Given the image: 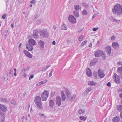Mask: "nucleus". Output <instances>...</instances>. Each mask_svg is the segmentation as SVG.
Listing matches in <instances>:
<instances>
[{
    "instance_id": "obj_1",
    "label": "nucleus",
    "mask_w": 122,
    "mask_h": 122,
    "mask_svg": "<svg viewBox=\"0 0 122 122\" xmlns=\"http://www.w3.org/2000/svg\"><path fill=\"white\" fill-rule=\"evenodd\" d=\"M112 11L114 14L121 15L122 14V6L119 4H117L114 6Z\"/></svg>"
},
{
    "instance_id": "obj_2",
    "label": "nucleus",
    "mask_w": 122,
    "mask_h": 122,
    "mask_svg": "<svg viewBox=\"0 0 122 122\" xmlns=\"http://www.w3.org/2000/svg\"><path fill=\"white\" fill-rule=\"evenodd\" d=\"M34 101L35 103L37 105V107L40 109H42V107L40 97L39 96H36L35 98Z\"/></svg>"
},
{
    "instance_id": "obj_3",
    "label": "nucleus",
    "mask_w": 122,
    "mask_h": 122,
    "mask_svg": "<svg viewBox=\"0 0 122 122\" xmlns=\"http://www.w3.org/2000/svg\"><path fill=\"white\" fill-rule=\"evenodd\" d=\"M49 93L47 90H45L41 94V97L43 101H46L48 97Z\"/></svg>"
},
{
    "instance_id": "obj_4",
    "label": "nucleus",
    "mask_w": 122,
    "mask_h": 122,
    "mask_svg": "<svg viewBox=\"0 0 122 122\" xmlns=\"http://www.w3.org/2000/svg\"><path fill=\"white\" fill-rule=\"evenodd\" d=\"M104 53L103 51L101 50H99L95 51L94 55L95 57H98L101 56Z\"/></svg>"
},
{
    "instance_id": "obj_5",
    "label": "nucleus",
    "mask_w": 122,
    "mask_h": 122,
    "mask_svg": "<svg viewBox=\"0 0 122 122\" xmlns=\"http://www.w3.org/2000/svg\"><path fill=\"white\" fill-rule=\"evenodd\" d=\"M69 21L72 23H75L76 22V20L75 18L71 15H70L68 17Z\"/></svg>"
},
{
    "instance_id": "obj_6",
    "label": "nucleus",
    "mask_w": 122,
    "mask_h": 122,
    "mask_svg": "<svg viewBox=\"0 0 122 122\" xmlns=\"http://www.w3.org/2000/svg\"><path fill=\"white\" fill-rule=\"evenodd\" d=\"M56 102L58 106H60L61 103V100L60 97L58 96L56 97Z\"/></svg>"
},
{
    "instance_id": "obj_7",
    "label": "nucleus",
    "mask_w": 122,
    "mask_h": 122,
    "mask_svg": "<svg viewBox=\"0 0 122 122\" xmlns=\"http://www.w3.org/2000/svg\"><path fill=\"white\" fill-rule=\"evenodd\" d=\"M76 97V96L74 94L71 95V93L69 95L68 94V96H67V98L69 101H71L75 99Z\"/></svg>"
},
{
    "instance_id": "obj_8",
    "label": "nucleus",
    "mask_w": 122,
    "mask_h": 122,
    "mask_svg": "<svg viewBox=\"0 0 122 122\" xmlns=\"http://www.w3.org/2000/svg\"><path fill=\"white\" fill-rule=\"evenodd\" d=\"M40 34L41 36L43 37H47V36L48 34L46 30H43L41 32H40Z\"/></svg>"
},
{
    "instance_id": "obj_9",
    "label": "nucleus",
    "mask_w": 122,
    "mask_h": 122,
    "mask_svg": "<svg viewBox=\"0 0 122 122\" xmlns=\"http://www.w3.org/2000/svg\"><path fill=\"white\" fill-rule=\"evenodd\" d=\"M105 71L104 70H102L101 69H99L98 71V74L99 76H104Z\"/></svg>"
},
{
    "instance_id": "obj_10",
    "label": "nucleus",
    "mask_w": 122,
    "mask_h": 122,
    "mask_svg": "<svg viewBox=\"0 0 122 122\" xmlns=\"http://www.w3.org/2000/svg\"><path fill=\"white\" fill-rule=\"evenodd\" d=\"M23 52L28 57L31 58L32 57V55L26 50H24Z\"/></svg>"
},
{
    "instance_id": "obj_11",
    "label": "nucleus",
    "mask_w": 122,
    "mask_h": 122,
    "mask_svg": "<svg viewBox=\"0 0 122 122\" xmlns=\"http://www.w3.org/2000/svg\"><path fill=\"white\" fill-rule=\"evenodd\" d=\"M28 42L30 45L31 46H33L35 45V41L32 39H29L28 41Z\"/></svg>"
},
{
    "instance_id": "obj_12",
    "label": "nucleus",
    "mask_w": 122,
    "mask_h": 122,
    "mask_svg": "<svg viewBox=\"0 0 122 122\" xmlns=\"http://www.w3.org/2000/svg\"><path fill=\"white\" fill-rule=\"evenodd\" d=\"M0 109L3 112H5L7 110V108L4 105L0 104Z\"/></svg>"
},
{
    "instance_id": "obj_13",
    "label": "nucleus",
    "mask_w": 122,
    "mask_h": 122,
    "mask_svg": "<svg viewBox=\"0 0 122 122\" xmlns=\"http://www.w3.org/2000/svg\"><path fill=\"white\" fill-rule=\"evenodd\" d=\"M26 49H27L28 51H32L33 49V47L32 46L29 45V44L28 43L26 44Z\"/></svg>"
},
{
    "instance_id": "obj_14",
    "label": "nucleus",
    "mask_w": 122,
    "mask_h": 122,
    "mask_svg": "<svg viewBox=\"0 0 122 122\" xmlns=\"http://www.w3.org/2000/svg\"><path fill=\"white\" fill-rule=\"evenodd\" d=\"M54 104V101L52 99H50L49 101V107L50 108H53Z\"/></svg>"
},
{
    "instance_id": "obj_15",
    "label": "nucleus",
    "mask_w": 122,
    "mask_h": 122,
    "mask_svg": "<svg viewBox=\"0 0 122 122\" xmlns=\"http://www.w3.org/2000/svg\"><path fill=\"white\" fill-rule=\"evenodd\" d=\"M86 73L88 76H91L92 73L90 69L88 68L86 70Z\"/></svg>"
},
{
    "instance_id": "obj_16",
    "label": "nucleus",
    "mask_w": 122,
    "mask_h": 122,
    "mask_svg": "<svg viewBox=\"0 0 122 122\" xmlns=\"http://www.w3.org/2000/svg\"><path fill=\"white\" fill-rule=\"evenodd\" d=\"M38 43L39 46H40L41 48L42 49H43L44 46V42L41 40H40L38 41Z\"/></svg>"
},
{
    "instance_id": "obj_17",
    "label": "nucleus",
    "mask_w": 122,
    "mask_h": 122,
    "mask_svg": "<svg viewBox=\"0 0 122 122\" xmlns=\"http://www.w3.org/2000/svg\"><path fill=\"white\" fill-rule=\"evenodd\" d=\"M113 78L115 82L117 83H119L120 79L119 77H114Z\"/></svg>"
},
{
    "instance_id": "obj_18",
    "label": "nucleus",
    "mask_w": 122,
    "mask_h": 122,
    "mask_svg": "<svg viewBox=\"0 0 122 122\" xmlns=\"http://www.w3.org/2000/svg\"><path fill=\"white\" fill-rule=\"evenodd\" d=\"M112 46L114 48L116 49L119 47V44L117 42H114L112 43Z\"/></svg>"
},
{
    "instance_id": "obj_19",
    "label": "nucleus",
    "mask_w": 122,
    "mask_h": 122,
    "mask_svg": "<svg viewBox=\"0 0 122 122\" xmlns=\"http://www.w3.org/2000/svg\"><path fill=\"white\" fill-rule=\"evenodd\" d=\"M111 47L110 46H108L106 50L107 53L109 55H110L111 53Z\"/></svg>"
},
{
    "instance_id": "obj_20",
    "label": "nucleus",
    "mask_w": 122,
    "mask_h": 122,
    "mask_svg": "<svg viewBox=\"0 0 122 122\" xmlns=\"http://www.w3.org/2000/svg\"><path fill=\"white\" fill-rule=\"evenodd\" d=\"M74 9L78 11L79 9L81 10V8L80 6L76 4L74 5Z\"/></svg>"
},
{
    "instance_id": "obj_21",
    "label": "nucleus",
    "mask_w": 122,
    "mask_h": 122,
    "mask_svg": "<svg viewBox=\"0 0 122 122\" xmlns=\"http://www.w3.org/2000/svg\"><path fill=\"white\" fill-rule=\"evenodd\" d=\"M61 95L62 99L63 101H64L66 99V96L64 93L63 91H61Z\"/></svg>"
},
{
    "instance_id": "obj_22",
    "label": "nucleus",
    "mask_w": 122,
    "mask_h": 122,
    "mask_svg": "<svg viewBox=\"0 0 122 122\" xmlns=\"http://www.w3.org/2000/svg\"><path fill=\"white\" fill-rule=\"evenodd\" d=\"M114 122H119L120 121V118L119 117L116 116L113 119Z\"/></svg>"
},
{
    "instance_id": "obj_23",
    "label": "nucleus",
    "mask_w": 122,
    "mask_h": 122,
    "mask_svg": "<svg viewBox=\"0 0 122 122\" xmlns=\"http://www.w3.org/2000/svg\"><path fill=\"white\" fill-rule=\"evenodd\" d=\"M92 90L91 87H88L85 91L84 94L85 95H87Z\"/></svg>"
},
{
    "instance_id": "obj_24",
    "label": "nucleus",
    "mask_w": 122,
    "mask_h": 122,
    "mask_svg": "<svg viewBox=\"0 0 122 122\" xmlns=\"http://www.w3.org/2000/svg\"><path fill=\"white\" fill-rule=\"evenodd\" d=\"M48 81V80H46L43 81H41L39 83L37 84V86H39L40 85L43 84L47 82Z\"/></svg>"
},
{
    "instance_id": "obj_25",
    "label": "nucleus",
    "mask_w": 122,
    "mask_h": 122,
    "mask_svg": "<svg viewBox=\"0 0 122 122\" xmlns=\"http://www.w3.org/2000/svg\"><path fill=\"white\" fill-rule=\"evenodd\" d=\"M88 84L89 85H95L97 84V83L92 81H88Z\"/></svg>"
},
{
    "instance_id": "obj_26",
    "label": "nucleus",
    "mask_w": 122,
    "mask_h": 122,
    "mask_svg": "<svg viewBox=\"0 0 122 122\" xmlns=\"http://www.w3.org/2000/svg\"><path fill=\"white\" fill-rule=\"evenodd\" d=\"M117 110L120 112H122V106L119 105L117 106Z\"/></svg>"
},
{
    "instance_id": "obj_27",
    "label": "nucleus",
    "mask_w": 122,
    "mask_h": 122,
    "mask_svg": "<svg viewBox=\"0 0 122 122\" xmlns=\"http://www.w3.org/2000/svg\"><path fill=\"white\" fill-rule=\"evenodd\" d=\"M0 101L1 102L4 103H6L8 102V100L6 98H1L0 99Z\"/></svg>"
},
{
    "instance_id": "obj_28",
    "label": "nucleus",
    "mask_w": 122,
    "mask_h": 122,
    "mask_svg": "<svg viewBox=\"0 0 122 122\" xmlns=\"http://www.w3.org/2000/svg\"><path fill=\"white\" fill-rule=\"evenodd\" d=\"M85 109H81L79 110L78 111V113L79 114L81 115L85 113Z\"/></svg>"
},
{
    "instance_id": "obj_29",
    "label": "nucleus",
    "mask_w": 122,
    "mask_h": 122,
    "mask_svg": "<svg viewBox=\"0 0 122 122\" xmlns=\"http://www.w3.org/2000/svg\"><path fill=\"white\" fill-rule=\"evenodd\" d=\"M117 72L121 74H122V67H118L117 69Z\"/></svg>"
},
{
    "instance_id": "obj_30",
    "label": "nucleus",
    "mask_w": 122,
    "mask_h": 122,
    "mask_svg": "<svg viewBox=\"0 0 122 122\" xmlns=\"http://www.w3.org/2000/svg\"><path fill=\"white\" fill-rule=\"evenodd\" d=\"M74 14L75 16L76 17H78L79 16V13L78 11L75 10L74 12Z\"/></svg>"
},
{
    "instance_id": "obj_31",
    "label": "nucleus",
    "mask_w": 122,
    "mask_h": 122,
    "mask_svg": "<svg viewBox=\"0 0 122 122\" xmlns=\"http://www.w3.org/2000/svg\"><path fill=\"white\" fill-rule=\"evenodd\" d=\"M26 116H23L21 119L22 122H27V121Z\"/></svg>"
},
{
    "instance_id": "obj_32",
    "label": "nucleus",
    "mask_w": 122,
    "mask_h": 122,
    "mask_svg": "<svg viewBox=\"0 0 122 122\" xmlns=\"http://www.w3.org/2000/svg\"><path fill=\"white\" fill-rule=\"evenodd\" d=\"M110 18L111 19V20L114 22H116L117 23L119 21L118 20H117L115 19V18H114L113 16H111L110 17Z\"/></svg>"
},
{
    "instance_id": "obj_33",
    "label": "nucleus",
    "mask_w": 122,
    "mask_h": 122,
    "mask_svg": "<svg viewBox=\"0 0 122 122\" xmlns=\"http://www.w3.org/2000/svg\"><path fill=\"white\" fill-rule=\"evenodd\" d=\"M82 13L83 15H86L88 14L87 11L85 9H84L82 11Z\"/></svg>"
},
{
    "instance_id": "obj_34",
    "label": "nucleus",
    "mask_w": 122,
    "mask_h": 122,
    "mask_svg": "<svg viewBox=\"0 0 122 122\" xmlns=\"http://www.w3.org/2000/svg\"><path fill=\"white\" fill-rule=\"evenodd\" d=\"M61 29L62 30H66L67 28L66 25L65 24H63L61 26Z\"/></svg>"
},
{
    "instance_id": "obj_35",
    "label": "nucleus",
    "mask_w": 122,
    "mask_h": 122,
    "mask_svg": "<svg viewBox=\"0 0 122 122\" xmlns=\"http://www.w3.org/2000/svg\"><path fill=\"white\" fill-rule=\"evenodd\" d=\"M64 90L67 96H68V94L69 95L71 94V93L69 92L67 88H64Z\"/></svg>"
},
{
    "instance_id": "obj_36",
    "label": "nucleus",
    "mask_w": 122,
    "mask_h": 122,
    "mask_svg": "<svg viewBox=\"0 0 122 122\" xmlns=\"http://www.w3.org/2000/svg\"><path fill=\"white\" fill-rule=\"evenodd\" d=\"M79 118L80 120H83L84 121L86 120L87 118V117H85L84 116H80V117Z\"/></svg>"
},
{
    "instance_id": "obj_37",
    "label": "nucleus",
    "mask_w": 122,
    "mask_h": 122,
    "mask_svg": "<svg viewBox=\"0 0 122 122\" xmlns=\"http://www.w3.org/2000/svg\"><path fill=\"white\" fill-rule=\"evenodd\" d=\"M37 30H35L34 31V33L33 34V36L35 37H37L38 35V31L36 32Z\"/></svg>"
},
{
    "instance_id": "obj_38",
    "label": "nucleus",
    "mask_w": 122,
    "mask_h": 122,
    "mask_svg": "<svg viewBox=\"0 0 122 122\" xmlns=\"http://www.w3.org/2000/svg\"><path fill=\"white\" fill-rule=\"evenodd\" d=\"M38 115L40 117L42 118H44L45 117V116L42 113H39Z\"/></svg>"
},
{
    "instance_id": "obj_39",
    "label": "nucleus",
    "mask_w": 122,
    "mask_h": 122,
    "mask_svg": "<svg viewBox=\"0 0 122 122\" xmlns=\"http://www.w3.org/2000/svg\"><path fill=\"white\" fill-rule=\"evenodd\" d=\"M83 6L86 8H88L89 7L88 5L86 3H84L82 4Z\"/></svg>"
},
{
    "instance_id": "obj_40",
    "label": "nucleus",
    "mask_w": 122,
    "mask_h": 122,
    "mask_svg": "<svg viewBox=\"0 0 122 122\" xmlns=\"http://www.w3.org/2000/svg\"><path fill=\"white\" fill-rule=\"evenodd\" d=\"M10 102L12 104L15 105L16 104V101L14 99H12L10 101Z\"/></svg>"
},
{
    "instance_id": "obj_41",
    "label": "nucleus",
    "mask_w": 122,
    "mask_h": 122,
    "mask_svg": "<svg viewBox=\"0 0 122 122\" xmlns=\"http://www.w3.org/2000/svg\"><path fill=\"white\" fill-rule=\"evenodd\" d=\"M50 66L48 65H47L45 68L42 69V70L43 71H45L46 69H47L49 67H50Z\"/></svg>"
},
{
    "instance_id": "obj_42",
    "label": "nucleus",
    "mask_w": 122,
    "mask_h": 122,
    "mask_svg": "<svg viewBox=\"0 0 122 122\" xmlns=\"http://www.w3.org/2000/svg\"><path fill=\"white\" fill-rule=\"evenodd\" d=\"M2 79L3 81H6L8 79V77H2Z\"/></svg>"
},
{
    "instance_id": "obj_43",
    "label": "nucleus",
    "mask_w": 122,
    "mask_h": 122,
    "mask_svg": "<svg viewBox=\"0 0 122 122\" xmlns=\"http://www.w3.org/2000/svg\"><path fill=\"white\" fill-rule=\"evenodd\" d=\"M83 37V36L82 35L80 36L78 39V40L79 41H81L82 40Z\"/></svg>"
},
{
    "instance_id": "obj_44",
    "label": "nucleus",
    "mask_w": 122,
    "mask_h": 122,
    "mask_svg": "<svg viewBox=\"0 0 122 122\" xmlns=\"http://www.w3.org/2000/svg\"><path fill=\"white\" fill-rule=\"evenodd\" d=\"M41 22V19H39L38 20H36V23L37 24H40Z\"/></svg>"
},
{
    "instance_id": "obj_45",
    "label": "nucleus",
    "mask_w": 122,
    "mask_h": 122,
    "mask_svg": "<svg viewBox=\"0 0 122 122\" xmlns=\"http://www.w3.org/2000/svg\"><path fill=\"white\" fill-rule=\"evenodd\" d=\"M87 41L86 40L85 41L83 42L82 44L81 45V46H83L84 45H85Z\"/></svg>"
},
{
    "instance_id": "obj_46",
    "label": "nucleus",
    "mask_w": 122,
    "mask_h": 122,
    "mask_svg": "<svg viewBox=\"0 0 122 122\" xmlns=\"http://www.w3.org/2000/svg\"><path fill=\"white\" fill-rule=\"evenodd\" d=\"M95 64V63L93 62V61H92L90 63V65L91 66Z\"/></svg>"
},
{
    "instance_id": "obj_47",
    "label": "nucleus",
    "mask_w": 122,
    "mask_h": 122,
    "mask_svg": "<svg viewBox=\"0 0 122 122\" xmlns=\"http://www.w3.org/2000/svg\"><path fill=\"white\" fill-rule=\"evenodd\" d=\"M6 16V15L5 14H4L2 16V18L3 19H5Z\"/></svg>"
},
{
    "instance_id": "obj_48",
    "label": "nucleus",
    "mask_w": 122,
    "mask_h": 122,
    "mask_svg": "<svg viewBox=\"0 0 122 122\" xmlns=\"http://www.w3.org/2000/svg\"><path fill=\"white\" fill-rule=\"evenodd\" d=\"M115 39V36H112L111 37V40H113Z\"/></svg>"
},
{
    "instance_id": "obj_49",
    "label": "nucleus",
    "mask_w": 122,
    "mask_h": 122,
    "mask_svg": "<svg viewBox=\"0 0 122 122\" xmlns=\"http://www.w3.org/2000/svg\"><path fill=\"white\" fill-rule=\"evenodd\" d=\"M98 27L94 28L92 29V30L94 31H95L98 29Z\"/></svg>"
},
{
    "instance_id": "obj_50",
    "label": "nucleus",
    "mask_w": 122,
    "mask_h": 122,
    "mask_svg": "<svg viewBox=\"0 0 122 122\" xmlns=\"http://www.w3.org/2000/svg\"><path fill=\"white\" fill-rule=\"evenodd\" d=\"M14 71H15V72L14 73V75L15 76H16V69L15 68L14 69Z\"/></svg>"
},
{
    "instance_id": "obj_51",
    "label": "nucleus",
    "mask_w": 122,
    "mask_h": 122,
    "mask_svg": "<svg viewBox=\"0 0 122 122\" xmlns=\"http://www.w3.org/2000/svg\"><path fill=\"white\" fill-rule=\"evenodd\" d=\"M30 3H31L33 4H35L36 3V1H35L34 0H32L31 1Z\"/></svg>"
},
{
    "instance_id": "obj_52",
    "label": "nucleus",
    "mask_w": 122,
    "mask_h": 122,
    "mask_svg": "<svg viewBox=\"0 0 122 122\" xmlns=\"http://www.w3.org/2000/svg\"><path fill=\"white\" fill-rule=\"evenodd\" d=\"M4 115V113L0 111V116H3Z\"/></svg>"
},
{
    "instance_id": "obj_53",
    "label": "nucleus",
    "mask_w": 122,
    "mask_h": 122,
    "mask_svg": "<svg viewBox=\"0 0 122 122\" xmlns=\"http://www.w3.org/2000/svg\"><path fill=\"white\" fill-rule=\"evenodd\" d=\"M117 91L118 92H122V88H121L118 89L117 90Z\"/></svg>"
},
{
    "instance_id": "obj_54",
    "label": "nucleus",
    "mask_w": 122,
    "mask_h": 122,
    "mask_svg": "<svg viewBox=\"0 0 122 122\" xmlns=\"http://www.w3.org/2000/svg\"><path fill=\"white\" fill-rule=\"evenodd\" d=\"M117 64L118 65H122V62H119L117 63Z\"/></svg>"
},
{
    "instance_id": "obj_55",
    "label": "nucleus",
    "mask_w": 122,
    "mask_h": 122,
    "mask_svg": "<svg viewBox=\"0 0 122 122\" xmlns=\"http://www.w3.org/2000/svg\"><path fill=\"white\" fill-rule=\"evenodd\" d=\"M107 85L108 86V87H110L111 86V84L109 82L107 84Z\"/></svg>"
},
{
    "instance_id": "obj_56",
    "label": "nucleus",
    "mask_w": 122,
    "mask_h": 122,
    "mask_svg": "<svg viewBox=\"0 0 122 122\" xmlns=\"http://www.w3.org/2000/svg\"><path fill=\"white\" fill-rule=\"evenodd\" d=\"M26 69H25V68H23V69H22V72H24L26 71Z\"/></svg>"
},
{
    "instance_id": "obj_57",
    "label": "nucleus",
    "mask_w": 122,
    "mask_h": 122,
    "mask_svg": "<svg viewBox=\"0 0 122 122\" xmlns=\"http://www.w3.org/2000/svg\"><path fill=\"white\" fill-rule=\"evenodd\" d=\"M92 43H90V44L89 45V47H91L92 46Z\"/></svg>"
},
{
    "instance_id": "obj_58",
    "label": "nucleus",
    "mask_w": 122,
    "mask_h": 122,
    "mask_svg": "<svg viewBox=\"0 0 122 122\" xmlns=\"http://www.w3.org/2000/svg\"><path fill=\"white\" fill-rule=\"evenodd\" d=\"M52 71H51V72L49 73V75L50 76H51L52 75Z\"/></svg>"
},
{
    "instance_id": "obj_59",
    "label": "nucleus",
    "mask_w": 122,
    "mask_h": 122,
    "mask_svg": "<svg viewBox=\"0 0 122 122\" xmlns=\"http://www.w3.org/2000/svg\"><path fill=\"white\" fill-rule=\"evenodd\" d=\"M14 23H13L11 24V27L12 28L14 27Z\"/></svg>"
},
{
    "instance_id": "obj_60",
    "label": "nucleus",
    "mask_w": 122,
    "mask_h": 122,
    "mask_svg": "<svg viewBox=\"0 0 122 122\" xmlns=\"http://www.w3.org/2000/svg\"><path fill=\"white\" fill-rule=\"evenodd\" d=\"M21 43H20V44L18 46V47L20 49L21 46Z\"/></svg>"
},
{
    "instance_id": "obj_61",
    "label": "nucleus",
    "mask_w": 122,
    "mask_h": 122,
    "mask_svg": "<svg viewBox=\"0 0 122 122\" xmlns=\"http://www.w3.org/2000/svg\"><path fill=\"white\" fill-rule=\"evenodd\" d=\"M119 97L121 98H122V93H121L120 94H119Z\"/></svg>"
},
{
    "instance_id": "obj_62",
    "label": "nucleus",
    "mask_w": 122,
    "mask_h": 122,
    "mask_svg": "<svg viewBox=\"0 0 122 122\" xmlns=\"http://www.w3.org/2000/svg\"><path fill=\"white\" fill-rule=\"evenodd\" d=\"M52 44L53 45H55L56 44V42L55 41H53L52 42Z\"/></svg>"
},
{
    "instance_id": "obj_63",
    "label": "nucleus",
    "mask_w": 122,
    "mask_h": 122,
    "mask_svg": "<svg viewBox=\"0 0 122 122\" xmlns=\"http://www.w3.org/2000/svg\"><path fill=\"white\" fill-rule=\"evenodd\" d=\"M53 28H54V29L55 30V29H56V28L57 27H56V26L54 25L53 26Z\"/></svg>"
},
{
    "instance_id": "obj_64",
    "label": "nucleus",
    "mask_w": 122,
    "mask_h": 122,
    "mask_svg": "<svg viewBox=\"0 0 122 122\" xmlns=\"http://www.w3.org/2000/svg\"><path fill=\"white\" fill-rule=\"evenodd\" d=\"M120 117L122 118V113H121Z\"/></svg>"
}]
</instances>
